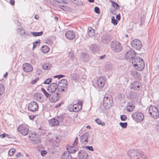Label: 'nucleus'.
<instances>
[{
  "instance_id": "obj_43",
  "label": "nucleus",
  "mask_w": 159,
  "mask_h": 159,
  "mask_svg": "<svg viewBox=\"0 0 159 159\" xmlns=\"http://www.w3.org/2000/svg\"><path fill=\"white\" fill-rule=\"evenodd\" d=\"M52 81V79L51 78L47 79L43 83L44 84H49Z\"/></svg>"
},
{
  "instance_id": "obj_26",
  "label": "nucleus",
  "mask_w": 159,
  "mask_h": 159,
  "mask_svg": "<svg viewBox=\"0 0 159 159\" xmlns=\"http://www.w3.org/2000/svg\"><path fill=\"white\" fill-rule=\"evenodd\" d=\"M66 149L68 151L67 152H69L70 154V153H74L78 151L77 148H75L73 146H66Z\"/></svg>"
},
{
  "instance_id": "obj_46",
  "label": "nucleus",
  "mask_w": 159,
  "mask_h": 159,
  "mask_svg": "<svg viewBox=\"0 0 159 159\" xmlns=\"http://www.w3.org/2000/svg\"><path fill=\"white\" fill-rule=\"evenodd\" d=\"M120 118L122 121H125L127 119V117L126 116L124 115H122L120 116Z\"/></svg>"
},
{
  "instance_id": "obj_23",
  "label": "nucleus",
  "mask_w": 159,
  "mask_h": 159,
  "mask_svg": "<svg viewBox=\"0 0 159 159\" xmlns=\"http://www.w3.org/2000/svg\"><path fill=\"white\" fill-rule=\"evenodd\" d=\"M34 99L40 102L43 101L42 94L39 92L35 93L34 95Z\"/></svg>"
},
{
  "instance_id": "obj_16",
  "label": "nucleus",
  "mask_w": 159,
  "mask_h": 159,
  "mask_svg": "<svg viewBox=\"0 0 159 159\" xmlns=\"http://www.w3.org/2000/svg\"><path fill=\"white\" fill-rule=\"evenodd\" d=\"M23 69L25 72H31L33 70L32 66L30 63H25L23 65Z\"/></svg>"
},
{
  "instance_id": "obj_60",
  "label": "nucleus",
  "mask_w": 159,
  "mask_h": 159,
  "mask_svg": "<svg viewBox=\"0 0 159 159\" xmlns=\"http://www.w3.org/2000/svg\"><path fill=\"white\" fill-rule=\"evenodd\" d=\"M116 20H119L120 19V14H119L116 15Z\"/></svg>"
},
{
  "instance_id": "obj_28",
  "label": "nucleus",
  "mask_w": 159,
  "mask_h": 159,
  "mask_svg": "<svg viewBox=\"0 0 159 159\" xmlns=\"http://www.w3.org/2000/svg\"><path fill=\"white\" fill-rule=\"evenodd\" d=\"M71 77L72 79L77 81H80V76L77 74L73 73L71 75Z\"/></svg>"
},
{
  "instance_id": "obj_61",
  "label": "nucleus",
  "mask_w": 159,
  "mask_h": 159,
  "mask_svg": "<svg viewBox=\"0 0 159 159\" xmlns=\"http://www.w3.org/2000/svg\"><path fill=\"white\" fill-rule=\"evenodd\" d=\"M78 142V140H75L73 144V146H75L77 145Z\"/></svg>"
},
{
  "instance_id": "obj_58",
  "label": "nucleus",
  "mask_w": 159,
  "mask_h": 159,
  "mask_svg": "<svg viewBox=\"0 0 159 159\" xmlns=\"http://www.w3.org/2000/svg\"><path fill=\"white\" fill-rule=\"evenodd\" d=\"M35 116L31 115L29 116V119L31 120H33L35 117Z\"/></svg>"
},
{
  "instance_id": "obj_35",
  "label": "nucleus",
  "mask_w": 159,
  "mask_h": 159,
  "mask_svg": "<svg viewBox=\"0 0 159 159\" xmlns=\"http://www.w3.org/2000/svg\"><path fill=\"white\" fill-rule=\"evenodd\" d=\"M112 6L116 9H118L119 8V6L118 4L114 1H111Z\"/></svg>"
},
{
  "instance_id": "obj_34",
  "label": "nucleus",
  "mask_w": 159,
  "mask_h": 159,
  "mask_svg": "<svg viewBox=\"0 0 159 159\" xmlns=\"http://www.w3.org/2000/svg\"><path fill=\"white\" fill-rule=\"evenodd\" d=\"M5 91V88L3 84H0V95L3 94Z\"/></svg>"
},
{
  "instance_id": "obj_40",
  "label": "nucleus",
  "mask_w": 159,
  "mask_h": 159,
  "mask_svg": "<svg viewBox=\"0 0 159 159\" xmlns=\"http://www.w3.org/2000/svg\"><path fill=\"white\" fill-rule=\"evenodd\" d=\"M120 125L122 128L125 129L127 127V122L123 123L120 122Z\"/></svg>"
},
{
  "instance_id": "obj_8",
  "label": "nucleus",
  "mask_w": 159,
  "mask_h": 159,
  "mask_svg": "<svg viewBox=\"0 0 159 159\" xmlns=\"http://www.w3.org/2000/svg\"><path fill=\"white\" fill-rule=\"evenodd\" d=\"M148 112L151 116L155 119L159 116V112L157 107L154 106H151L149 108Z\"/></svg>"
},
{
  "instance_id": "obj_29",
  "label": "nucleus",
  "mask_w": 159,
  "mask_h": 159,
  "mask_svg": "<svg viewBox=\"0 0 159 159\" xmlns=\"http://www.w3.org/2000/svg\"><path fill=\"white\" fill-rule=\"evenodd\" d=\"M88 35L90 37H93L95 35V31L92 28L88 29Z\"/></svg>"
},
{
  "instance_id": "obj_11",
  "label": "nucleus",
  "mask_w": 159,
  "mask_h": 159,
  "mask_svg": "<svg viewBox=\"0 0 159 159\" xmlns=\"http://www.w3.org/2000/svg\"><path fill=\"white\" fill-rule=\"evenodd\" d=\"M39 105L37 102L34 101L31 102L28 105V109L31 111H36L38 110Z\"/></svg>"
},
{
  "instance_id": "obj_59",
  "label": "nucleus",
  "mask_w": 159,
  "mask_h": 159,
  "mask_svg": "<svg viewBox=\"0 0 159 159\" xmlns=\"http://www.w3.org/2000/svg\"><path fill=\"white\" fill-rule=\"evenodd\" d=\"M40 43V40H38L35 41L34 43H33L35 44H39Z\"/></svg>"
},
{
  "instance_id": "obj_5",
  "label": "nucleus",
  "mask_w": 159,
  "mask_h": 159,
  "mask_svg": "<svg viewBox=\"0 0 159 159\" xmlns=\"http://www.w3.org/2000/svg\"><path fill=\"white\" fill-rule=\"evenodd\" d=\"M131 117L137 123H139L143 121L144 118L143 114L138 111L134 112L132 114Z\"/></svg>"
},
{
  "instance_id": "obj_13",
  "label": "nucleus",
  "mask_w": 159,
  "mask_h": 159,
  "mask_svg": "<svg viewBox=\"0 0 159 159\" xmlns=\"http://www.w3.org/2000/svg\"><path fill=\"white\" fill-rule=\"evenodd\" d=\"M141 84L139 81H136L133 82L130 84V89L133 90H139Z\"/></svg>"
},
{
  "instance_id": "obj_42",
  "label": "nucleus",
  "mask_w": 159,
  "mask_h": 159,
  "mask_svg": "<svg viewBox=\"0 0 159 159\" xmlns=\"http://www.w3.org/2000/svg\"><path fill=\"white\" fill-rule=\"evenodd\" d=\"M111 23H113L114 25H116L117 24L118 22L115 19V17L114 16H112L111 19Z\"/></svg>"
},
{
  "instance_id": "obj_63",
  "label": "nucleus",
  "mask_w": 159,
  "mask_h": 159,
  "mask_svg": "<svg viewBox=\"0 0 159 159\" xmlns=\"http://www.w3.org/2000/svg\"><path fill=\"white\" fill-rule=\"evenodd\" d=\"M10 3L12 5H13L15 4V1L14 0H10Z\"/></svg>"
},
{
  "instance_id": "obj_2",
  "label": "nucleus",
  "mask_w": 159,
  "mask_h": 159,
  "mask_svg": "<svg viewBox=\"0 0 159 159\" xmlns=\"http://www.w3.org/2000/svg\"><path fill=\"white\" fill-rule=\"evenodd\" d=\"M135 60V62H134L132 64L137 70L139 71L142 70L145 66V63L143 59L140 57H137Z\"/></svg>"
},
{
  "instance_id": "obj_6",
  "label": "nucleus",
  "mask_w": 159,
  "mask_h": 159,
  "mask_svg": "<svg viewBox=\"0 0 159 159\" xmlns=\"http://www.w3.org/2000/svg\"><path fill=\"white\" fill-rule=\"evenodd\" d=\"M58 89L60 92H66L67 87V82L65 79H63L59 81L57 85Z\"/></svg>"
},
{
  "instance_id": "obj_41",
  "label": "nucleus",
  "mask_w": 159,
  "mask_h": 159,
  "mask_svg": "<svg viewBox=\"0 0 159 159\" xmlns=\"http://www.w3.org/2000/svg\"><path fill=\"white\" fill-rule=\"evenodd\" d=\"M15 151V149L14 148H12L10 149L9 151L8 155L10 156H12L14 154Z\"/></svg>"
},
{
  "instance_id": "obj_51",
  "label": "nucleus",
  "mask_w": 159,
  "mask_h": 159,
  "mask_svg": "<svg viewBox=\"0 0 159 159\" xmlns=\"http://www.w3.org/2000/svg\"><path fill=\"white\" fill-rule=\"evenodd\" d=\"M55 1L57 2L58 3L61 4H63V3H66L67 4L66 2H65L63 0H54Z\"/></svg>"
},
{
  "instance_id": "obj_47",
  "label": "nucleus",
  "mask_w": 159,
  "mask_h": 159,
  "mask_svg": "<svg viewBox=\"0 0 159 159\" xmlns=\"http://www.w3.org/2000/svg\"><path fill=\"white\" fill-rule=\"evenodd\" d=\"M94 11L95 13L98 14H99L100 13V11L99 8L98 7H94Z\"/></svg>"
},
{
  "instance_id": "obj_20",
  "label": "nucleus",
  "mask_w": 159,
  "mask_h": 159,
  "mask_svg": "<svg viewBox=\"0 0 159 159\" xmlns=\"http://www.w3.org/2000/svg\"><path fill=\"white\" fill-rule=\"evenodd\" d=\"M129 73L131 75L134 79H139L140 78V74L135 70H130Z\"/></svg>"
},
{
  "instance_id": "obj_15",
  "label": "nucleus",
  "mask_w": 159,
  "mask_h": 159,
  "mask_svg": "<svg viewBox=\"0 0 159 159\" xmlns=\"http://www.w3.org/2000/svg\"><path fill=\"white\" fill-rule=\"evenodd\" d=\"M66 38L69 40H73L75 37V33L72 30H68L65 33Z\"/></svg>"
},
{
  "instance_id": "obj_24",
  "label": "nucleus",
  "mask_w": 159,
  "mask_h": 159,
  "mask_svg": "<svg viewBox=\"0 0 159 159\" xmlns=\"http://www.w3.org/2000/svg\"><path fill=\"white\" fill-rule=\"evenodd\" d=\"M73 107L74 108V111L76 112L79 111L82 109V104L80 103L78 104H74L73 105Z\"/></svg>"
},
{
  "instance_id": "obj_12",
  "label": "nucleus",
  "mask_w": 159,
  "mask_h": 159,
  "mask_svg": "<svg viewBox=\"0 0 159 159\" xmlns=\"http://www.w3.org/2000/svg\"><path fill=\"white\" fill-rule=\"evenodd\" d=\"M58 93H52L49 96V101L51 102H57L60 98Z\"/></svg>"
},
{
  "instance_id": "obj_37",
  "label": "nucleus",
  "mask_w": 159,
  "mask_h": 159,
  "mask_svg": "<svg viewBox=\"0 0 159 159\" xmlns=\"http://www.w3.org/2000/svg\"><path fill=\"white\" fill-rule=\"evenodd\" d=\"M95 122L98 125H105L104 122H102L101 120L99 118H97L95 119Z\"/></svg>"
},
{
  "instance_id": "obj_32",
  "label": "nucleus",
  "mask_w": 159,
  "mask_h": 159,
  "mask_svg": "<svg viewBox=\"0 0 159 159\" xmlns=\"http://www.w3.org/2000/svg\"><path fill=\"white\" fill-rule=\"evenodd\" d=\"M43 33V32L42 31H41L39 32H30V34H32L33 36L34 37L40 36L42 35Z\"/></svg>"
},
{
  "instance_id": "obj_10",
  "label": "nucleus",
  "mask_w": 159,
  "mask_h": 159,
  "mask_svg": "<svg viewBox=\"0 0 159 159\" xmlns=\"http://www.w3.org/2000/svg\"><path fill=\"white\" fill-rule=\"evenodd\" d=\"M17 130L22 135L25 136L28 133L29 126L27 125L22 124L19 126Z\"/></svg>"
},
{
  "instance_id": "obj_17",
  "label": "nucleus",
  "mask_w": 159,
  "mask_h": 159,
  "mask_svg": "<svg viewBox=\"0 0 159 159\" xmlns=\"http://www.w3.org/2000/svg\"><path fill=\"white\" fill-rule=\"evenodd\" d=\"M58 88L57 82H54L51 83L48 88L47 90L50 93H53Z\"/></svg>"
},
{
  "instance_id": "obj_50",
  "label": "nucleus",
  "mask_w": 159,
  "mask_h": 159,
  "mask_svg": "<svg viewBox=\"0 0 159 159\" xmlns=\"http://www.w3.org/2000/svg\"><path fill=\"white\" fill-rule=\"evenodd\" d=\"M39 80V77H36L34 80H32L31 83L33 84H34Z\"/></svg>"
},
{
  "instance_id": "obj_49",
  "label": "nucleus",
  "mask_w": 159,
  "mask_h": 159,
  "mask_svg": "<svg viewBox=\"0 0 159 159\" xmlns=\"http://www.w3.org/2000/svg\"><path fill=\"white\" fill-rule=\"evenodd\" d=\"M37 135V133H36L34 132L31 135H30V134H29V137L30 138H36L37 137H36V136Z\"/></svg>"
},
{
  "instance_id": "obj_52",
  "label": "nucleus",
  "mask_w": 159,
  "mask_h": 159,
  "mask_svg": "<svg viewBox=\"0 0 159 159\" xmlns=\"http://www.w3.org/2000/svg\"><path fill=\"white\" fill-rule=\"evenodd\" d=\"M80 81L82 82H84V80L86 78V76L85 75H83L82 76H80Z\"/></svg>"
},
{
  "instance_id": "obj_21",
  "label": "nucleus",
  "mask_w": 159,
  "mask_h": 159,
  "mask_svg": "<svg viewBox=\"0 0 159 159\" xmlns=\"http://www.w3.org/2000/svg\"><path fill=\"white\" fill-rule=\"evenodd\" d=\"M99 45L95 44L91 45L89 47L90 50L93 53L98 52L99 50Z\"/></svg>"
},
{
  "instance_id": "obj_62",
  "label": "nucleus",
  "mask_w": 159,
  "mask_h": 159,
  "mask_svg": "<svg viewBox=\"0 0 159 159\" xmlns=\"http://www.w3.org/2000/svg\"><path fill=\"white\" fill-rule=\"evenodd\" d=\"M6 134L3 133V134H1L0 135V138L2 139L5 138Z\"/></svg>"
},
{
  "instance_id": "obj_36",
  "label": "nucleus",
  "mask_w": 159,
  "mask_h": 159,
  "mask_svg": "<svg viewBox=\"0 0 159 159\" xmlns=\"http://www.w3.org/2000/svg\"><path fill=\"white\" fill-rule=\"evenodd\" d=\"M89 133L87 132L85 133L82 136L81 139H88L89 138Z\"/></svg>"
},
{
  "instance_id": "obj_30",
  "label": "nucleus",
  "mask_w": 159,
  "mask_h": 159,
  "mask_svg": "<svg viewBox=\"0 0 159 159\" xmlns=\"http://www.w3.org/2000/svg\"><path fill=\"white\" fill-rule=\"evenodd\" d=\"M51 65L48 63H43L42 66V67L43 69L45 70H48L50 69Z\"/></svg>"
},
{
  "instance_id": "obj_3",
  "label": "nucleus",
  "mask_w": 159,
  "mask_h": 159,
  "mask_svg": "<svg viewBox=\"0 0 159 159\" xmlns=\"http://www.w3.org/2000/svg\"><path fill=\"white\" fill-rule=\"evenodd\" d=\"M110 46L113 52H120L122 48L121 44L116 40H114L111 42Z\"/></svg>"
},
{
  "instance_id": "obj_39",
  "label": "nucleus",
  "mask_w": 159,
  "mask_h": 159,
  "mask_svg": "<svg viewBox=\"0 0 159 159\" xmlns=\"http://www.w3.org/2000/svg\"><path fill=\"white\" fill-rule=\"evenodd\" d=\"M59 7L61 9L65 11H67L69 10V7L66 6L59 5Z\"/></svg>"
},
{
  "instance_id": "obj_1",
  "label": "nucleus",
  "mask_w": 159,
  "mask_h": 159,
  "mask_svg": "<svg viewBox=\"0 0 159 159\" xmlns=\"http://www.w3.org/2000/svg\"><path fill=\"white\" fill-rule=\"evenodd\" d=\"M127 155L130 159H148L146 155L139 150H130L127 152Z\"/></svg>"
},
{
  "instance_id": "obj_57",
  "label": "nucleus",
  "mask_w": 159,
  "mask_h": 159,
  "mask_svg": "<svg viewBox=\"0 0 159 159\" xmlns=\"http://www.w3.org/2000/svg\"><path fill=\"white\" fill-rule=\"evenodd\" d=\"M88 140H80V142L81 143H83L85 144L86 143L88 142Z\"/></svg>"
},
{
  "instance_id": "obj_54",
  "label": "nucleus",
  "mask_w": 159,
  "mask_h": 159,
  "mask_svg": "<svg viewBox=\"0 0 159 159\" xmlns=\"http://www.w3.org/2000/svg\"><path fill=\"white\" fill-rule=\"evenodd\" d=\"M5 138L12 139L13 138V136L8 134H6Z\"/></svg>"
},
{
  "instance_id": "obj_7",
  "label": "nucleus",
  "mask_w": 159,
  "mask_h": 159,
  "mask_svg": "<svg viewBox=\"0 0 159 159\" xmlns=\"http://www.w3.org/2000/svg\"><path fill=\"white\" fill-rule=\"evenodd\" d=\"M113 103V100L110 96H105L104 97L103 105L106 109H109L111 107Z\"/></svg>"
},
{
  "instance_id": "obj_4",
  "label": "nucleus",
  "mask_w": 159,
  "mask_h": 159,
  "mask_svg": "<svg viewBox=\"0 0 159 159\" xmlns=\"http://www.w3.org/2000/svg\"><path fill=\"white\" fill-rule=\"evenodd\" d=\"M136 52L134 50H130L128 51L125 54V58L127 61L133 63L135 62V60L137 59V57H135Z\"/></svg>"
},
{
  "instance_id": "obj_25",
  "label": "nucleus",
  "mask_w": 159,
  "mask_h": 159,
  "mask_svg": "<svg viewBox=\"0 0 159 159\" xmlns=\"http://www.w3.org/2000/svg\"><path fill=\"white\" fill-rule=\"evenodd\" d=\"M134 105L132 102H129L126 105V110L129 112H131L134 109Z\"/></svg>"
},
{
  "instance_id": "obj_27",
  "label": "nucleus",
  "mask_w": 159,
  "mask_h": 159,
  "mask_svg": "<svg viewBox=\"0 0 159 159\" xmlns=\"http://www.w3.org/2000/svg\"><path fill=\"white\" fill-rule=\"evenodd\" d=\"M61 159H72L71 156L69 152H65L62 155Z\"/></svg>"
},
{
  "instance_id": "obj_48",
  "label": "nucleus",
  "mask_w": 159,
  "mask_h": 159,
  "mask_svg": "<svg viewBox=\"0 0 159 159\" xmlns=\"http://www.w3.org/2000/svg\"><path fill=\"white\" fill-rule=\"evenodd\" d=\"M84 148H85L89 150H90L92 151H94L93 149L92 146H84Z\"/></svg>"
},
{
  "instance_id": "obj_14",
  "label": "nucleus",
  "mask_w": 159,
  "mask_h": 159,
  "mask_svg": "<svg viewBox=\"0 0 159 159\" xmlns=\"http://www.w3.org/2000/svg\"><path fill=\"white\" fill-rule=\"evenodd\" d=\"M106 81V78L105 76H102L100 77L97 81L98 87L101 89L104 85Z\"/></svg>"
},
{
  "instance_id": "obj_55",
  "label": "nucleus",
  "mask_w": 159,
  "mask_h": 159,
  "mask_svg": "<svg viewBox=\"0 0 159 159\" xmlns=\"http://www.w3.org/2000/svg\"><path fill=\"white\" fill-rule=\"evenodd\" d=\"M47 151L46 150H43L41 152V155L44 156V155H46L47 153Z\"/></svg>"
},
{
  "instance_id": "obj_53",
  "label": "nucleus",
  "mask_w": 159,
  "mask_h": 159,
  "mask_svg": "<svg viewBox=\"0 0 159 159\" xmlns=\"http://www.w3.org/2000/svg\"><path fill=\"white\" fill-rule=\"evenodd\" d=\"M72 105H70L68 108V110L70 111H74V108H73Z\"/></svg>"
},
{
  "instance_id": "obj_18",
  "label": "nucleus",
  "mask_w": 159,
  "mask_h": 159,
  "mask_svg": "<svg viewBox=\"0 0 159 159\" xmlns=\"http://www.w3.org/2000/svg\"><path fill=\"white\" fill-rule=\"evenodd\" d=\"M111 40V37L108 34L103 35L101 38V41L104 44H107Z\"/></svg>"
},
{
  "instance_id": "obj_64",
  "label": "nucleus",
  "mask_w": 159,
  "mask_h": 159,
  "mask_svg": "<svg viewBox=\"0 0 159 159\" xmlns=\"http://www.w3.org/2000/svg\"><path fill=\"white\" fill-rule=\"evenodd\" d=\"M21 155V153L19 152L17 153L16 155V157H20Z\"/></svg>"
},
{
  "instance_id": "obj_38",
  "label": "nucleus",
  "mask_w": 159,
  "mask_h": 159,
  "mask_svg": "<svg viewBox=\"0 0 159 159\" xmlns=\"http://www.w3.org/2000/svg\"><path fill=\"white\" fill-rule=\"evenodd\" d=\"M41 89L42 91L44 93L45 96L47 98H49L50 94L48 93L44 88H41Z\"/></svg>"
},
{
  "instance_id": "obj_22",
  "label": "nucleus",
  "mask_w": 159,
  "mask_h": 159,
  "mask_svg": "<svg viewBox=\"0 0 159 159\" xmlns=\"http://www.w3.org/2000/svg\"><path fill=\"white\" fill-rule=\"evenodd\" d=\"M49 123L51 126H56L59 125L58 120L55 118H52L50 120Z\"/></svg>"
},
{
  "instance_id": "obj_19",
  "label": "nucleus",
  "mask_w": 159,
  "mask_h": 159,
  "mask_svg": "<svg viewBox=\"0 0 159 159\" xmlns=\"http://www.w3.org/2000/svg\"><path fill=\"white\" fill-rule=\"evenodd\" d=\"M79 159H88V155L84 151L80 150L78 153Z\"/></svg>"
},
{
  "instance_id": "obj_31",
  "label": "nucleus",
  "mask_w": 159,
  "mask_h": 159,
  "mask_svg": "<svg viewBox=\"0 0 159 159\" xmlns=\"http://www.w3.org/2000/svg\"><path fill=\"white\" fill-rule=\"evenodd\" d=\"M41 50L43 53H47L49 50V48L46 45H43L41 48Z\"/></svg>"
},
{
  "instance_id": "obj_44",
  "label": "nucleus",
  "mask_w": 159,
  "mask_h": 159,
  "mask_svg": "<svg viewBox=\"0 0 159 159\" xmlns=\"http://www.w3.org/2000/svg\"><path fill=\"white\" fill-rule=\"evenodd\" d=\"M31 142L34 144H37L40 143L41 141L39 140H31Z\"/></svg>"
},
{
  "instance_id": "obj_56",
  "label": "nucleus",
  "mask_w": 159,
  "mask_h": 159,
  "mask_svg": "<svg viewBox=\"0 0 159 159\" xmlns=\"http://www.w3.org/2000/svg\"><path fill=\"white\" fill-rule=\"evenodd\" d=\"M156 129L159 132V122L157 123L156 125Z\"/></svg>"
},
{
  "instance_id": "obj_45",
  "label": "nucleus",
  "mask_w": 159,
  "mask_h": 159,
  "mask_svg": "<svg viewBox=\"0 0 159 159\" xmlns=\"http://www.w3.org/2000/svg\"><path fill=\"white\" fill-rule=\"evenodd\" d=\"M57 118L58 119L57 120H58L59 122H62L64 119V118L63 116H58Z\"/></svg>"
},
{
  "instance_id": "obj_33",
  "label": "nucleus",
  "mask_w": 159,
  "mask_h": 159,
  "mask_svg": "<svg viewBox=\"0 0 159 159\" xmlns=\"http://www.w3.org/2000/svg\"><path fill=\"white\" fill-rule=\"evenodd\" d=\"M130 97L133 99H136L138 98V96L136 93L132 92L130 94Z\"/></svg>"
},
{
  "instance_id": "obj_9",
  "label": "nucleus",
  "mask_w": 159,
  "mask_h": 159,
  "mask_svg": "<svg viewBox=\"0 0 159 159\" xmlns=\"http://www.w3.org/2000/svg\"><path fill=\"white\" fill-rule=\"evenodd\" d=\"M131 45L133 48L138 50H140L142 47L141 42L137 39H134L131 42Z\"/></svg>"
}]
</instances>
